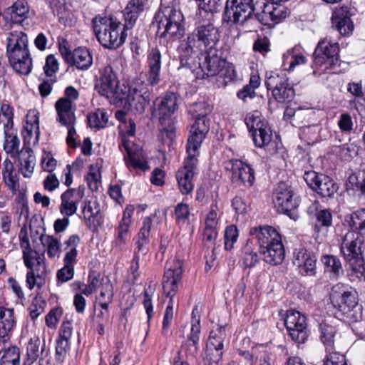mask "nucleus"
I'll list each match as a JSON object with an SVG mask.
<instances>
[{"label": "nucleus", "instance_id": "51", "mask_svg": "<svg viewBox=\"0 0 365 365\" xmlns=\"http://www.w3.org/2000/svg\"><path fill=\"white\" fill-rule=\"evenodd\" d=\"M190 209L185 203H178L175 208V217L178 225H183L188 223Z\"/></svg>", "mask_w": 365, "mask_h": 365}, {"label": "nucleus", "instance_id": "4", "mask_svg": "<svg viewBox=\"0 0 365 365\" xmlns=\"http://www.w3.org/2000/svg\"><path fill=\"white\" fill-rule=\"evenodd\" d=\"M157 35L169 41L181 38L185 34L182 25L183 15L180 10L172 6L160 9L155 16Z\"/></svg>", "mask_w": 365, "mask_h": 365}, {"label": "nucleus", "instance_id": "7", "mask_svg": "<svg viewBox=\"0 0 365 365\" xmlns=\"http://www.w3.org/2000/svg\"><path fill=\"white\" fill-rule=\"evenodd\" d=\"M339 250L346 264L356 267L364 262L365 237L359 232L348 231L341 237Z\"/></svg>", "mask_w": 365, "mask_h": 365}, {"label": "nucleus", "instance_id": "6", "mask_svg": "<svg viewBox=\"0 0 365 365\" xmlns=\"http://www.w3.org/2000/svg\"><path fill=\"white\" fill-rule=\"evenodd\" d=\"M220 31L212 22L197 26L188 36L187 39V50L191 52L201 53L212 51L217 49L216 46L220 41Z\"/></svg>", "mask_w": 365, "mask_h": 365}, {"label": "nucleus", "instance_id": "55", "mask_svg": "<svg viewBox=\"0 0 365 365\" xmlns=\"http://www.w3.org/2000/svg\"><path fill=\"white\" fill-rule=\"evenodd\" d=\"M238 237V230L236 226L230 225L225 231V248L230 250Z\"/></svg>", "mask_w": 365, "mask_h": 365}, {"label": "nucleus", "instance_id": "15", "mask_svg": "<svg viewBox=\"0 0 365 365\" xmlns=\"http://www.w3.org/2000/svg\"><path fill=\"white\" fill-rule=\"evenodd\" d=\"M304 179L312 190L323 197H332L339 188L330 177L313 170L305 172Z\"/></svg>", "mask_w": 365, "mask_h": 365}, {"label": "nucleus", "instance_id": "53", "mask_svg": "<svg viewBox=\"0 0 365 365\" xmlns=\"http://www.w3.org/2000/svg\"><path fill=\"white\" fill-rule=\"evenodd\" d=\"M272 2L267 1L263 3V8L262 11L255 14L256 19L262 24L270 25V24L272 22Z\"/></svg>", "mask_w": 365, "mask_h": 365}, {"label": "nucleus", "instance_id": "63", "mask_svg": "<svg viewBox=\"0 0 365 365\" xmlns=\"http://www.w3.org/2000/svg\"><path fill=\"white\" fill-rule=\"evenodd\" d=\"M22 131L34 132L35 137L34 138V144L37 143L38 141V136L40 134L38 118L36 115H34V119L31 120V121H29V120L28 119Z\"/></svg>", "mask_w": 365, "mask_h": 365}, {"label": "nucleus", "instance_id": "3", "mask_svg": "<svg viewBox=\"0 0 365 365\" xmlns=\"http://www.w3.org/2000/svg\"><path fill=\"white\" fill-rule=\"evenodd\" d=\"M115 118L119 120V135L121 143L119 148L121 151L124 149L128 155L127 163L134 168L142 170L148 169L147 163L142 158L140 149L133 148L134 144L127 139V136H133L135 133V123L131 118H127L124 111L119 110L115 113Z\"/></svg>", "mask_w": 365, "mask_h": 365}, {"label": "nucleus", "instance_id": "20", "mask_svg": "<svg viewBox=\"0 0 365 365\" xmlns=\"http://www.w3.org/2000/svg\"><path fill=\"white\" fill-rule=\"evenodd\" d=\"M225 327H219L216 330L210 333L207 343L206 360L209 365H218L223 355V342L226 337Z\"/></svg>", "mask_w": 365, "mask_h": 365}, {"label": "nucleus", "instance_id": "22", "mask_svg": "<svg viewBox=\"0 0 365 365\" xmlns=\"http://www.w3.org/2000/svg\"><path fill=\"white\" fill-rule=\"evenodd\" d=\"M84 187L80 186L69 188L61 194L59 210L63 216L71 217L76 213L78 205L84 197Z\"/></svg>", "mask_w": 365, "mask_h": 365}, {"label": "nucleus", "instance_id": "46", "mask_svg": "<svg viewBox=\"0 0 365 365\" xmlns=\"http://www.w3.org/2000/svg\"><path fill=\"white\" fill-rule=\"evenodd\" d=\"M108 121V115L104 109H97L88 115V123L91 128H103Z\"/></svg>", "mask_w": 365, "mask_h": 365}, {"label": "nucleus", "instance_id": "9", "mask_svg": "<svg viewBox=\"0 0 365 365\" xmlns=\"http://www.w3.org/2000/svg\"><path fill=\"white\" fill-rule=\"evenodd\" d=\"M294 195L291 187L284 182H280L273 193L272 201L274 207L279 212L284 213L296 220L298 217L296 210L299 206V201L298 197Z\"/></svg>", "mask_w": 365, "mask_h": 365}, {"label": "nucleus", "instance_id": "28", "mask_svg": "<svg viewBox=\"0 0 365 365\" xmlns=\"http://www.w3.org/2000/svg\"><path fill=\"white\" fill-rule=\"evenodd\" d=\"M147 63L148 67L147 81L149 85L153 86L160 81L161 53L158 48H153L149 51Z\"/></svg>", "mask_w": 365, "mask_h": 365}, {"label": "nucleus", "instance_id": "47", "mask_svg": "<svg viewBox=\"0 0 365 365\" xmlns=\"http://www.w3.org/2000/svg\"><path fill=\"white\" fill-rule=\"evenodd\" d=\"M40 240L44 246H46V252L48 257L54 258L59 255L61 252V245L56 238L51 235L41 234Z\"/></svg>", "mask_w": 365, "mask_h": 365}, {"label": "nucleus", "instance_id": "59", "mask_svg": "<svg viewBox=\"0 0 365 365\" xmlns=\"http://www.w3.org/2000/svg\"><path fill=\"white\" fill-rule=\"evenodd\" d=\"M350 226L360 230H364L365 226V209H360L351 215Z\"/></svg>", "mask_w": 365, "mask_h": 365}, {"label": "nucleus", "instance_id": "61", "mask_svg": "<svg viewBox=\"0 0 365 365\" xmlns=\"http://www.w3.org/2000/svg\"><path fill=\"white\" fill-rule=\"evenodd\" d=\"M70 349V341L58 338L56 346V359L62 362Z\"/></svg>", "mask_w": 365, "mask_h": 365}, {"label": "nucleus", "instance_id": "32", "mask_svg": "<svg viewBox=\"0 0 365 365\" xmlns=\"http://www.w3.org/2000/svg\"><path fill=\"white\" fill-rule=\"evenodd\" d=\"M266 262L272 265L280 264L285 257V251L281 240L274 242L268 247L260 250Z\"/></svg>", "mask_w": 365, "mask_h": 365}, {"label": "nucleus", "instance_id": "13", "mask_svg": "<svg viewBox=\"0 0 365 365\" xmlns=\"http://www.w3.org/2000/svg\"><path fill=\"white\" fill-rule=\"evenodd\" d=\"M339 47L337 43H331L327 39L320 41L313 54L314 64L317 68L330 69L339 62Z\"/></svg>", "mask_w": 365, "mask_h": 365}, {"label": "nucleus", "instance_id": "49", "mask_svg": "<svg viewBox=\"0 0 365 365\" xmlns=\"http://www.w3.org/2000/svg\"><path fill=\"white\" fill-rule=\"evenodd\" d=\"M252 139L257 147L262 148L267 145L272 140V133L269 126L263 127L258 131L252 132Z\"/></svg>", "mask_w": 365, "mask_h": 365}, {"label": "nucleus", "instance_id": "39", "mask_svg": "<svg viewBox=\"0 0 365 365\" xmlns=\"http://www.w3.org/2000/svg\"><path fill=\"white\" fill-rule=\"evenodd\" d=\"M319 331L321 341L325 346L328 354H330V353H334L333 350L334 336L336 333L335 328L327 323H321L319 324Z\"/></svg>", "mask_w": 365, "mask_h": 365}, {"label": "nucleus", "instance_id": "16", "mask_svg": "<svg viewBox=\"0 0 365 365\" xmlns=\"http://www.w3.org/2000/svg\"><path fill=\"white\" fill-rule=\"evenodd\" d=\"M207 110L200 113L195 118V123L191 127L190 135L187 143V152L198 155V149L210 130V122L206 115Z\"/></svg>", "mask_w": 365, "mask_h": 365}, {"label": "nucleus", "instance_id": "33", "mask_svg": "<svg viewBox=\"0 0 365 365\" xmlns=\"http://www.w3.org/2000/svg\"><path fill=\"white\" fill-rule=\"evenodd\" d=\"M324 266V273L328 274L331 279H337L344 274L340 259L332 255H323L320 259Z\"/></svg>", "mask_w": 365, "mask_h": 365}, {"label": "nucleus", "instance_id": "11", "mask_svg": "<svg viewBox=\"0 0 365 365\" xmlns=\"http://www.w3.org/2000/svg\"><path fill=\"white\" fill-rule=\"evenodd\" d=\"M254 11L252 0H227L222 21L227 24H244Z\"/></svg>", "mask_w": 365, "mask_h": 365}, {"label": "nucleus", "instance_id": "5", "mask_svg": "<svg viewBox=\"0 0 365 365\" xmlns=\"http://www.w3.org/2000/svg\"><path fill=\"white\" fill-rule=\"evenodd\" d=\"M151 93L148 85L140 78L135 79L131 86L120 88L115 85V101L125 99L131 110L142 114L150 101Z\"/></svg>", "mask_w": 365, "mask_h": 365}, {"label": "nucleus", "instance_id": "41", "mask_svg": "<svg viewBox=\"0 0 365 365\" xmlns=\"http://www.w3.org/2000/svg\"><path fill=\"white\" fill-rule=\"evenodd\" d=\"M143 9V0H130L123 11L125 22H128L130 26H133Z\"/></svg>", "mask_w": 365, "mask_h": 365}, {"label": "nucleus", "instance_id": "10", "mask_svg": "<svg viewBox=\"0 0 365 365\" xmlns=\"http://www.w3.org/2000/svg\"><path fill=\"white\" fill-rule=\"evenodd\" d=\"M265 85L267 90L272 91L273 98L280 103L291 102L295 96L293 86L284 74L271 72L266 74Z\"/></svg>", "mask_w": 365, "mask_h": 365}, {"label": "nucleus", "instance_id": "17", "mask_svg": "<svg viewBox=\"0 0 365 365\" xmlns=\"http://www.w3.org/2000/svg\"><path fill=\"white\" fill-rule=\"evenodd\" d=\"M285 327L292 339L297 344H303L307 339L306 317L294 309L287 311Z\"/></svg>", "mask_w": 365, "mask_h": 365}, {"label": "nucleus", "instance_id": "58", "mask_svg": "<svg viewBox=\"0 0 365 365\" xmlns=\"http://www.w3.org/2000/svg\"><path fill=\"white\" fill-rule=\"evenodd\" d=\"M272 3V22L279 23L287 17L288 11L284 6L279 4V1L273 0Z\"/></svg>", "mask_w": 365, "mask_h": 365}, {"label": "nucleus", "instance_id": "60", "mask_svg": "<svg viewBox=\"0 0 365 365\" xmlns=\"http://www.w3.org/2000/svg\"><path fill=\"white\" fill-rule=\"evenodd\" d=\"M362 309H360V318L357 320L344 321L350 325L353 332L361 339L365 337V321L362 319Z\"/></svg>", "mask_w": 365, "mask_h": 365}, {"label": "nucleus", "instance_id": "54", "mask_svg": "<svg viewBox=\"0 0 365 365\" xmlns=\"http://www.w3.org/2000/svg\"><path fill=\"white\" fill-rule=\"evenodd\" d=\"M23 259L25 266L28 269H31L34 266V262H37L38 257H43V254L40 255L36 251L31 249V247L22 250Z\"/></svg>", "mask_w": 365, "mask_h": 365}, {"label": "nucleus", "instance_id": "43", "mask_svg": "<svg viewBox=\"0 0 365 365\" xmlns=\"http://www.w3.org/2000/svg\"><path fill=\"white\" fill-rule=\"evenodd\" d=\"M3 179L6 185L12 190L17 191L19 189V178L14 172V165L9 160L4 162Z\"/></svg>", "mask_w": 365, "mask_h": 365}, {"label": "nucleus", "instance_id": "48", "mask_svg": "<svg viewBox=\"0 0 365 365\" xmlns=\"http://www.w3.org/2000/svg\"><path fill=\"white\" fill-rule=\"evenodd\" d=\"M152 225V220L150 217L144 218L143 222V226L138 233V240L137 242V247L138 252H143L145 250V245L149 242L150 231Z\"/></svg>", "mask_w": 365, "mask_h": 365}, {"label": "nucleus", "instance_id": "25", "mask_svg": "<svg viewBox=\"0 0 365 365\" xmlns=\"http://www.w3.org/2000/svg\"><path fill=\"white\" fill-rule=\"evenodd\" d=\"M114 73L111 66H106L101 75V77L96 81L95 90L98 93L105 97L110 104L113 103L114 98Z\"/></svg>", "mask_w": 365, "mask_h": 365}, {"label": "nucleus", "instance_id": "50", "mask_svg": "<svg viewBox=\"0 0 365 365\" xmlns=\"http://www.w3.org/2000/svg\"><path fill=\"white\" fill-rule=\"evenodd\" d=\"M0 365H20V351L16 346H9L4 350Z\"/></svg>", "mask_w": 365, "mask_h": 365}, {"label": "nucleus", "instance_id": "24", "mask_svg": "<svg viewBox=\"0 0 365 365\" xmlns=\"http://www.w3.org/2000/svg\"><path fill=\"white\" fill-rule=\"evenodd\" d=\"M293 263L299 267L303 275L314 276L317 272V258L314 255L303 247L295 249L293 253Z\"/></svg>", "mask_w": 365, "mask_h": 365}, {"label": "nucleus", "instance_id": "45", "mask_svg": "<svg viewBox=\"0 0 365 365\" xmlns=\"http://www.w3.org/2000/svg\"><path fill=\"white\" fill-rule=\"evenodd\" d=\"M134 211L133 205H128L125 207L123 218L119 225V232L118 239V240L123 243L126 240V236L128 235L129 227L131 223V217Z\"/></svg>", "mask_w": 365, "mask_h": 365}, {"label": "nucleus", "instance_id": "38", "mask_svg": "<svg viewBox=\"0 0 365 365\" xmlns=\"http://www.w3.org/2000/svg\"><path fill=\"white\" fill-rule=\"evenodd\" d=\"M15 324L13 310L0 307V336L8 337Z\"/></svg>", "mask_w": 365, "mask_h": 365}, {"label": "nucleus", "instance_id": "19", "mask_svg": "<svg viewBox=\"0 0 365 365\" xmlns=\"http://www.w3.org/2000/svg\"><path fill=\"white\" fill-rule=\"evenodd\" d=\"M232 171V182L240 184L247 187H251L255 181V170L246 163L238 160L231 159L227 166Z\"/></svg>", "mask_w": 365, "mask_h": 365}, {"label": "nucleus", "instance_id": "8", "mask_svg": "<svg viewBox=\"0 0 365 365\" xmlns=\"http://www.w3.org/2000/svg\"><path fill=\"white\" fill-rule=\"evenodd\" d=\"M178 96L174 93H167L165 96L158 98L155 101L156 108L152 116L157 115L163 130L172 138L175 127L173 125V115L178 108Z\"/></svg>", "mask_w": 365, "mask_h": 365}, {"label": "nucleus", "instance_id": "27", "mask_svg": "<svg viewBox=\"0 0 365 365\" xmlns=\"http://www.w3.org/2000/svg\"><path fill=\"white\" fill-rule=\"evenodd\" d=\"M250 234L257 239L260 250L282 239L278 232L271 226L252 227Z\"/></svg>", "mask_w": 365, "mask_h": 365}, {"label": "nucleus", "instance_id": "57", "mask_svg": "<svg viewBox=\"0 0 365 365\" xmlns=\"http://www.w3.org/2000/svg\"><path fill=\"white\" fill-rule=\"evenodd\" d=\"M337 153L345 160H349L355 157L358 153V148L354 143H346L339 148Z\"/></svg>", "mask_w": 365, "mask_h": 365}, {"label": "nucleus", "instance_id": "29", "mask_svg": "<svg viewBox=\"0 0 365 365\" xmlns=\"http://www.w3.org/2000/svg\"><path fill=\"white\" fill-rule=\"evenodd\" d=\"M57 112L56 120L61 125L75 123V107L67 98H61L55 103Z\"/></svg>", "mask_w": 365, "mask_h": 365}, {"label": "nucleus", "instance_id": "23", "mask_svg": "<svg viewBox=\"0 0 365 365\" xmlns=\"http://www.w3.org/2000/svg\"><path fill=\"white\" fill-rule=\"evenodd\" d=\"M331 25L344 36H349L354 30V24L351 19L350 9L346 6L336 8L331 16Z\"/></svg>", "mask_w": 365, "mask_h": 365}, {"label": "nucleus", "instance_id": "35", "mask_svg": "<svg viewBox=\"0 0 365 365\" xmlns=\"http://www.w3.org/2000/svg\"><path fill=\"white\" fill-rule=\"evenodd\" d=\"M29 6L26 0H17L7 9L6 15L11 21L15 24L21 23L29 14Z\"/></svg>", "mask_w": 365, "mask_h": 365}, {"label": "nucleus", "instance_id": "44", "mask_svg": "<svg viewBox=\"0 0 365 365\" xmlns=\"http://www.w3.org/2000/svg\"><path fill=\"white\" fill-rule=\"evenodd\" d=\"M347 189L359 192V195L365 198V172L359 170L351 173L347 180Z\"/></svg>", "mask_w": 365, "mask_h": 365}, {"label": "nucleus", "instance_id": "26", "mask_svg": "<svg viewBox=\"0 0 365 365\" xmlns=\"http://www.w3.org/2000/svg\"><path fill=\"white\" fill-rule=\"evenodd\" d=\"M206 53L205 61L200 63V72L202 73V78L205 76H215L223 71L226 66V61L217 55V50L204 52Z\"/></svg>", "mask_w": 365, "mask_h": 365}, {"label": "nucleus", "instance_id": "34", "mask_svg": "<svg viewBox=\"0 0 365 365\" xmlns=\"http://www.w3.org/2000/svg\"><path fill=\"white\" fill-rule=\"evenodd\" d=\"M216 209V206H211V209L205 219V227L203 234L204 239L211 245L215 244L217 236V226L218 224V217Z\"/></svg>", "mask_w": 365, "mask_h": 365}, {"label": "nucleus", "instance_id": "18", "mask_svg": "<svg viewBox=\"0 0 365 365\" xmlns=\"http://www.w3.org/2000/svg\"><path fill=\"white\" fill-rule=\"evenodd\" d=\"M187 153L188 155L184 162V165L176 173L178 188L182 195H188L193 190L194 170L196 168L197 163V156L198 155L192 152Z\"/></svg>", "mask_w": 365, "mask_h": 365}, {"label": "nucleus", "instance_id": "21", "mask_svg": "<svg viewBox=\"0 0 365 365\" xmlns=\"http://www.w3.org/2000/svg\"><path fill=\"white\" fill-rule=\"evenodd\" d=\"M93 26L99 43L106 48L112 49L114 45L112 31H114V21L111 17L96 16L93 21Z\"/></svg>", "mask_w": 365, "mask_h": 365}, {"label": "nucleus", "instance_id": "64", "mask_svg": "<svg viewBox=\"0 0 365 365\" xmlns=\"http://www.w3.org/2000/svg\"><path fill=\"white\" fill-rule=\"evenodd\" d=\"M324 365H347L344 355L338 353L327 354L324 360Z\"/></svg>", "mask_w": 365, "mask_h": 365}, {"label": "nucleus", "instance_id": "14", "mask_svg": "<svg viewBox=\"0 0 365 365\" xmlns=\"http://www.w3.org/2000/svg\"><path fill=\"white\" fill-rule=\"evenodd\" d=\"M182 261L174 259L166 264L163 279V292L166 297L173 299L182 277Z\"/></svg>", "mask_w": 365, "mask_h": 365}, {"label": "nucleus", "instance_id": "12", "mask_svg": "<svg viewBox=\"0 0 365 365\" xmlns=\"http://www.w3.org/2000/svg\"><path fill=\"white\" fill-rule=\"evenodd\" d=\"M3 118H5L6 123H4L5 140L4 143V149L11 158H17L22 152H25V148H30L25 146L20 148V140L16 134L11 130L13 127V112L12 108L7 104L1 106Z\"/></svg>", "mask_w": 365, "mask_h": 365}, {"label": "nucleus", "instance_id": "62", "mask_svg": "<svg viewBox=\"0 0 365 365\" xmlns=\"http://www.w3.org/2000/svg\"><path fill=\"white\" fill-rule=\"evenodd\" d=\"M317 226L330 227L332 224V215L329 210H321L316 213Z\"/></svg>", "mask_w": 365, "mask_h": 365}, {"label": "nucleus", "instance_id": "56", "mask_svg": "<svg viewBox=\"0 0 365 365\" xmlns=\"http://www.w3.org/2000/svg\"><path fill=\"white\" fill-rule=\"evenodd\" d=\"M258 256L248 246L244 247L242 256V263L245 267H252L258 262Z\"/></svg>", "mask_w": 365, "mask_h": 365}, {"label": "nucleus", "instance_id": "36", "mask_svg": "<svg viewBox=\"0 0 365 365\" xmlns=\"http://www.w3.org/2000/svg\"><path fill=\"white\" fill-rule=\"evenodd\" d=\"M93 58L88 50L79 47L72 52V56L68 63L76 66L78 69L85 70L91 66Z\"/></svg>", "mask_w": 365, "mask_h": 365}, {"label": "nucleus", "instance_id": "37", "mask_svg": "<svg viewBox=\"0 0 365 365\" xmlns=\"http://www.w3.org/2000/svg\"><path fill=\"white\" fill-rule=\"evenodd\" d=\"M19 157V170L25 178H30L34 170L36 157L31 148H25Z\"/></svg>", "mask_w": 365, "mask_h": 365}, {"label": "nucleus", "instance_id": "40", "mask_svg": "<svg viewBox=\"0 0 365 365\" xmlns=\"http://www.w3.org/2000/svg\"><path fill=\"white\" fill-rule=\"evenodd\" d=\"M80 242V238L78 235H71L66 242L65 248L66 255L63 259L64 264L73 267L76 262L77 250L76 247Z\"/></svg>", "mask_w": 365, "mask_h": 365}, {"label": "nucleus", "instance_id": "52", "mask_svg": "<svg viewBox=\"0 0 365 365\" xmlns=\"http://www.w3.org/2000/svg\"><path fill=\"white\" fill-rule=\"evenodd\" d=\"M86 179L89 189L92 191H97L101 183V174L98 168L91 165Z\"/></svg>", "mask_w": 365, "mask_h": 365}, {"label": "nucleus", "instance_id": "31", "mask_svg": "<svg viewBox=\"0 0 365 365\" xmlns=\"http://www.w3.org/2000/svg\"><path fill=\"white\" fill-rule=\"evenodd\" d=\"M26 274V284L29 289H33L35 286L41 287L44 284V278L46 276V267L44 262V256L38 257V261Z\"/></svg>", "mask_w": 365, "mask_h": 365}, {"label": "nucleus", "instance_id": "30", "mask_svg": "<svg viewBox=\"0 0 365 365\" xmlns=\"http://www.w3.org/2000/svg\"><path fill=\"white\" fill-rule=\"evenodd\" d=\"M200 320L195 319L192 322L190 334L182 344V349L187 355L195 357L199 350V341L200 334Z\"/></svg>", "mask_w": 365, "mask_h": 365}, {"label": "nucleus", "instance_id": "1", "mask_svg": "<svg viewBox=\"0 0 365 365\" xmlns=\"http://www.w3.org/2000/svg\"><path fill=\"white\" fill-rule=\"evenodd\" d=\"M6 56L13 69L17 73L28 75L32 69V59L29 50L27 35L21 31L9 34Z\"/></svg>", "mask_w": 365, "mask_h": 365}, {"label": "nucleus", "instance_id": "42", "mask_svg": "<svg viewBox=\"0 0 365 365\" xmlns=\"http://www.w3.org/2000/svg\"><path fill=\"white\" fill-rule=\"evenodd\" d=\"M45 347V342L43 341L41 344L39 337L34 336L31 338L26 349L27 360L31 363L36 361L40 356L43 355Z\"/></svg>", "mask_w": 365, "mask_h": 365}, {"label": "nucleus", "instance_id": "2", "mask_svg": "<svg viewBox=\"0 0 365 365\" xmlns=\"http://www.w3.org/2000/svg\"><path fill=\"white\" fill-rule=\"evenodd\" d=\"M331 302L337 309L336 317L342 321H353L360 318L362 306L358 303L355 290L344 284L338 283L332 287L330 293Z\"/></svg>", "mask_w": 365, "mask_h": 365}]
</instances>
